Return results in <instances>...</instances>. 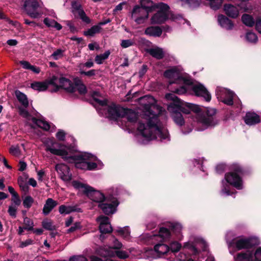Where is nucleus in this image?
Returning a JSON list of instances; mask_svg holds the SVG:
<instances>
[{
  "instance_id": "1",
  "label": "nucleus",
  "mask_w": 261,
  "mask_h": 261,
  "mask_svg": "<svg viewBox=\"0 0 261 261\" xmlns=\"http://www.w3.org/2000/svg\"><path fill=\"white\" fill-rule=\"evenodd\" d=\"M165 97L171 100L168 105L167 110L170 113L174 122L179 126H182L185 123L182 113L189 114L191 111L196 113L198 121L207 127L214 126L219 123L216 117V109L201 108L199 105L185 102L173 93H167Z\"/></svg>"
},
{
  "instance_id": "2",
  "label": "nucleus",
  "mask_w": 261,
  "mask_h": 261,
  "mask_svg": "<svg viewBox=\"0 0 261 261\" xmlns=\"http://www.w3.org/2000/svg\"><path fill=\"white\" fill-rule=\"evenodd\" d=\"M148 103L144 105L145 113L149 117L146 123L139 121L137 130L147 140L150 141L159 138L161 141L168 139L169 140V134L167 130H163L160 127L157 123L158 117L161 112L162 108L156 104V101L151 96L146 95L142 98Z\"/></svg>"
},
{
  "instance_id": "3",
  "label": "nucleus",
  "mask_w": 261,
  "mask_h": 261,
  "mask_svg": "<svg viewBox=\"0 0 261 261\" xmlns=\"http://www.w3.org/2000/svg\"><path fill=\"white\" fill-rule=\"evenodd\" d=\"M45 145L46 151L61 156L69 163H74L77 168L92 170L97 167V164L92 162L95 158L91 154L82 152L77 155H73L74 149L73 147L60 143L53 139L47 140Z\"/></svg>"
},
{
  "instance_id": "4",
  "label": "nucleus",
  "mask_w": 261,
  "mask_h": 261,
  "mask_svg": "<svg viewBox=\"0 0 261 261\" xmlns=\"http://www.w3.org/2000/svg\"><path fill=\"white\" fill-rule=\"evenodd\" d=\"M15 95L19 102L24 107L19 108V113L20 116L25 119L26 125L30 126L31 128H35L38 127L45 130L53 131L54 129L53 125H51L42 119H37L27 111L25 108L29 106V101L27 96L24 94L19 90H16Z\"/></svg>"
},
{
  "instance_id": "5",
  "label": "nucleus",
  "mask_w": 261,
  "mask_h": 261,
  "mask_svg": "<svg viewBox=\"0 0 261 261\" xmlns=\"http://www.w3.org/2000/svg\"><path fill=\"white\" fill-rule=\"evenodd\" d=\"M106 117L110 120L117 121L120 118H126L127 122L135 123L138 119V114L134 110L124 108L112 102L106 108Z\"/></svg>"
},
{
  "instance_id": "6",
  "label": "nucleus",
  "mask_w": 261,
  "mask_h": 261,
  "mask_svg": "<svg viewBox=\"0 0 261 261\" xmlns=\"http://www.w3.org/2000/svg\"><path fill=\"white\" fill-rule=\"evenodd\" d=\"M230 172L225 174L227 183L238 190L243 189L242 176L248 173L247 169L238 163H233L229 166Z\"/></svg>"
},
{
  "instance_id": "7",
  "label": "nucleus",
  "mask_w": 261,
  "mask_h": 261,
  "mask_svg": "<svg viewBox=\"0 0 261 261\" xmlns=\"http://www.w3.org/2000/svg\"><path fill=\"white\" fill-rule=\"evenodd\" d=\"M176 73L177 69L175 67L167 69L164 72V76L165 77L169 79H174L173 81L170 80L169 81L168 87L169 90L174 93L179 95L185 94L187 91V88L185 86H177L176 87L173 88L172 85L177 84L179 83L182 82L186 84L190 85L191 84V82L181 76H178V77L175 79V74Z\"/></svg>"
},
{
  "instance_id": "8",
  "label": "nucleus",
  "mask_w": 261,
  "mask_h": 261,
  "mask_svg": "<svg viewBox=\"0 0 261 261\" xmlns=\"http://www.w3.org/2000/svg\"><path fill=\"white\" fill-rule=\"evenodd\" d=\"M154 8L155 9H158V11L151 17L150 19L151 24H161L169 19L172 20L175 19L174 14L169 13L170 8L168 4L163 2L155 3Z\"/></svg>"
},
{
  "instance_id": "9",
  "label": "nucleus",
  "mask_w": 261,
  "mask_h": 261,
  "mask_svg": "<svg viewBox=\"0 0 261 261\" xmlns=\"http://www.w3.org/2000/svg\"><path fill=\"white\" fill-rule=\"evenodd\" d=\"M119 204V202L117 198L112 195L106 196L99 191V208L102 210L105 214L109 215L115 213Z\"/></svg>"
},
{
  "instance_id": "10",
  "label": "nucleus",
  "mask_w": 261,
  "mask_h": 261,
  "mask_svg": "<svg viewBox=\"0 0 261 261\" xmlns=\"http://www.w3.org/2000/svg\"><path fill=\"white\" fill-rule=\"evenodd\" d=\"M24 9L27 14L33 18H39L42 14L37 0H26Z\"/></svg>"
},
{
  "instance_id": "11",
  "label": "nucleus",
  "mask_w": 261,
  "mask_h": 261,
  "mask_svg": "<svg viewBox=\"0 0 261 261\" xmlns=\"http://www.w3.org/2000/svg\"><path fill=\"white\" fill-rule=\"evenodd\" d=\"M71 184L75 189L83 192L94 202L96 203L98 202L97 191L92 187L76 180L72 181Z\"/></svg>"
},
{
  "instance_id": "12",
  "label": "nucleus",
  "mask_w": 261,
  "mask_h": 261,
  "mask_svg": "<svg viewBox=\"0 0 261 261\" xmlns=\"http://www.w3.org/2000/svg\"><path fill=\"white\" fill-rule=\"evenodd\" d=\"M149 13L139 5H136L132 11V18H135L134 20L137 23L142 24L148 19Z\"/></svg>"
},
{
  "instance_id": "13",
  "label": "nucleus",
  "mask_w": 261,
  "mask_h": 261,
  "mask_svg": "<svg viewBox=\"0 0 261 261\" xmlns=\"http://www.w3.org/2000/svg\"><path fill=\"white\" fill-rule=\"evenodd\" d=\"M257 241L251 238H242L234 239L232 241L231 244L240 250L244 249H250L255 245H258Z\"/></svg>"
},
{
  "instance_id": "14",
  "label": "nucleus",
  "mask_w": 261,
  "mask_h": 261,
  "mask_svg": "<svg viewBox=\"0 0 261 261\" xmlns=\"http://www.w3.org/2000/svg\"><path fill=\"white\" fill-rule=\"evenodd\" d=\"M192 91L196 96L202 97L207 102L211 101V95L203 85L198 84L193 86Z\"/></svg>"
},
{
  "instance_id": "15",
  "label": "nucleus",
  "mask_w": 261,
  "mask_h": 261,
  "mask_svg": "<svg viewBox=\"0 0 261 261\" xmlns=\"http://www.w3.org/2000/svg\"><path fill=\"white\" fill-rule=\"evenodd\" d=\"M56 170L60 178L64 181H68L71 179L72 174L69 167L64 164H59L56 166Z\"/></svg>"
},
{
  "instance_id": "16",
  "label": "nucleus",
  "mask_w": 261,
  "mask_h": 261,
  "mask_svg": "<svg viewBox=\"0 0 261 261\" xmlns=\"http://www.w3.org/2000/svg\"><path fill=\"white\" fill-rule=\"evenodd\" d=\"M244 120L247 125H254L260 122V117L254 112H248L244 117Z\"/></svg>"
},
{
  "instance_id": "17",
  "label": "nucleus",
  "mask_w": 261,
  "mask_h": 261,
  "mask_svg": "<svg viewBox=\"0 0 261 261\" xmlns=\"http://www.w3.org/2000/svg\"><path fill=\"white\" fill-rule=\"evenodd\" d=\"M56 80V79L54 76L49 81L43 82H34L31 84V88L34 90L39 91H44L47 88L49 85L55 84Z\"/></svg>"
},
{
  "instance_id": "18",
  "label": "nucleus",
  "mask_w": 261,
  "mask_h": 261,
  "mask_svg": "<svg viewBox=\"0 0 261 261\" xmlns=\"http://www.w3.org/2000/svg\"><path fill=\"white\" fill-rule=\"evenodd\" d=\"M222 96L221 101L227 106H232L233 105V97L234 93L228 90L223 89L220 90Z\"/></svg>"
},
{
  "instance_id": "19",
  "label": "nucleus",
  "mask_w": 261,
  "mask_h": 261,
  "mask_svg": "<svg viewBox=\"0 0 261 261\" xmlns=\"http://www.w3.org/2000/svg\"><path fill=\"white\" fill-rule=\"evenodd\" d=\"M218 22L222 28L227 30H231L234 27L232 21L223 14H219L218 16Z\"/></svg>"
},
{
  "instance_id": "20",
  "label": "nucleus",
  "mask_w": 261,
  "mask_h": 261,
  "mask_svg": "<svg viewBox=\"0 0 261 261\" xmlns=\"http://www.w3.org/2000/svg\"><path fill=\"white\" fill-rule=\"evenodd\" d=\"M57 81L60 88L69 92H73L74 91V85L69 79L64 77H61L58 80L57 79Z\"/></svg>"
},
{
  "instance_id": "21",
  "label": "nucleus",
  "mask_w": 261,
  "mask_h": 261,
  "mask_svg": "<svg viewBox=\"0 0 261 261\" xmlns=\"http://www.w3.org/2000/svg\"><path fill=\"white\" fill-rule=\"evenodd\" d=\"M72 12L77 13L81 18L86 22H89V19L86 16L85 13L82 8V6L79 2H74L72 3Z\"/></svg>"
},
{
  "instance_id": "22",
  "label": "nucleus",
  "mask_w": 261,
  "mask_h": 261,
  "mask_svg": "<svg viewBox=\"0 0 261 261\" xmlns=\"http://www.w3.org/2000/svg\"><path fill=\"white\" fill-rule=\"evenodd\" d=\"M224 10L227 16L232 18H237L239 14L238 8L231 4H225Z\"/></svg>"
},
{
  "instance_id": "23",
  "label": "nucleus",
  "mask_w": 261,
  "mask_h": 261,
  "mask_svg": "<svg viewBox=\"0 0 261 261\" xmlns=\"http://www.w3.org/2000/svg\"><path fill=\"white\" fill-rule=\"evenodd\" d=\"M163 33V29L159 26H150L147 27L144 32L145 34L149 36L159 37Z\"/></svg>"
},
{
  "instance_id": "24",
  "label": "nucleus",
  "mask_w": 261,
  "mask_h": 261,
  "mask_svg": "<svg viewBox=\"0 0 261 261\" xmlns=\"http://www.w3.org/2000/svg\"><path fill=\"white\" fill-rule=\"evenodd\" d=\"M235 261H253V255L251 251L240 252L234 256Z\"/></svg>"
},
{
  "instance_id": "25",
  "label": "nucleus",
  "mask_w": 261,
  "mask_h": 261,
  "mask_svg": "<svg viewBox=\"0 0 261 261\" xmlns=\"http://www.w3.org/2000/svg\"><path fill=\"white\" fill-rule=\"evenodd\" d=\"M58 203L52 198H48L43 208V213L45 215H48L51 210L57 205Z\"/></svg>"
},
{
  "instance_id": "26",
  "label": "nucleus",
  "mask_w": 261,
  "mask_h": 261,
  "mask_svg": "<svg viewBox=\"0 0 261 261\" xmlns=\"http://www.w3.org/2000/svg\"><path fill=\"white\" fill-rule=\"evenodd\" d=\"M147 53L152 57L157 60H161L164 58L165 55L162 48L160 47L152 48L148 49Z\"/></svg>"
},
{
  "instance_id": "27",
  "label": "nucleus",
  "mask_w": 261,
  "mask_h": 261,
  "mask_svg": "<svg viewBox=\"0 0 261 261\" xmlns=\"http://www.w3.org/2000/svg\"><path fill=\"white\" fill-rule=\"evenodd\" d=\"M112 231L113 228L111 224L109 225V226H106V225L99 226V231L101 233L99 236V239L101 241L104 240L106 238V235L111 233Z\"/></svg>"
},
{
  "instance_id": "28",
  "label": "nucleus",
  "mask_w": 261,
  "mask_h": 261,
  "mask_svg": "<svg viewBox=\"0 0 261 261\" xmlns=\"http://www.w3.org/2000/svg\"><path fill=\"white\" fill-rule=\"evenodd\" d=\"M182 3L181 6L187 5L190 9L193 10L198 8L200 5L199 0H179Z\"/></svg>"
},
{
  "instance_id": "29",
  "label": "nucleus",
  "mask_w": 261,
  "mask_h": 261,
  "mask_svg": "<svg viewBox=\"0 0 261 261\" xmlns=\"http://www.w3.org/2000/svg\"><path fill=\"white\" fill-rule=\"evenodd\" d=\"M154 250L159 255H165L169 251V247L166 244L159 243L154 246Z\"/></svg>"
},
{
  "instance_id": "30",
  "label": "nucleus",
  "mask_w": 261,
  "mask_h": 261,
  "mask_svg": "<svg viewBox=\"0 0 261 261\" xmlns=\"http://www.w3.org/2000/svg\"><path fill=\"white\" fill-rule=\"evenodd\" d=\"M141 7L148 11V12H152L155 10L154 4L151 0H140Z\"/></svg>"
},
{
  "instance_id": "31",
  "label": "nucleus",
  "mask_w": 261,
  "mask_h": 261,
  "mask_svg": "<svg viewBox=\"0 0 261 261\" xmlns=\"http://www.w3.org/2000/svg\"><path fill=\"white\" fill-rule=\"evenodd\" d=\"M241 20L242 22L247 27H252L255 23L253 17L248 14H243L242 15Z\"/></svg>"
},
{
  "instance_id": "32",
  "label": "nucleus",
  "mask_w": 261,
  "mask_h": 261,
  "mask_svg": "<svg viewBox=\"0 0 261 261\" xmlns=\"http://www.w3.org/2000/svg\"><path fill=\"white\" fill-rule=\"evenodd\" d=\"M166 226L169 228L170 230L176 234H178L181 232L182 226L181 224L178 223H168L166 224Z\"/></svg>"
},
{
  "instance_id": "33",
  "label": "nucleus",
  "mask_w": 261,
  "mask_h": 261,
  "mask_svg": "<svg viewBox=\"0 0 261 261\" xmlns=\"http://www.w3.org/2000/svg\"><path fill=\"white\" fill-rule=\"evenodd\" d=\"M74 83V89H77V90L81 94H85L86 92V87L80 80L75 79Z\"/></svg>"
},
{
  "instance_id": "34",
  "label": "nucleus",
  "mask_w": 261,
  "mask_h": 261,
  "mask_svg": "<svg viewBox=\"0 0 261 261\" xmlns=\"http://www.w3.org/2000/svg\"><path fill=\"white\" fill-rule=\"evenodd\" d=\"M159 233V236L163 239H169L171 236L170 229L166 226L160 227Z\"/></svg>"
},
{
  "instance_id": "35",
  "label": "nucleus",
  "mask_w": 261,
  "mask_h": 261,
  "mask_svg": "<svg viewBox=\"0 0 261 261\" xmlns=\"http://www.w3.org/2000/svg\"><path fill=\"white\" fill-rule=\"evenodd\" d=\"M90 102L97 110L98 106V93L96 91H92L90 92Z\"/></svg>"
},
{
  "instance_id": "36",
  "label": "nucleus",
  "mask_w": 261,
  "mask_h": 261,
  "mask_svg": "<svg viewBox=\"0 0 261 261\" xmlns=\"http://www.w3.org/2000/svg\"><path fill=\"white\" fill-rule=\"evenodd\" d=\"M65 50L62 49H58L55 50L50 56V58L58 60L63 57L64 55Z\"/></svg>"
},
{
  "instance_id": "37",
  "label": "nucleus",
  "mask_w": 261,
  "mask_h": 261,
  "mask_svg": "<svg viewBox=\"0 0 261 261\" xmlns=\"http://www.w3.org/2000/svg\"><path fill=\"white\" fill-rule=\"evenodd\" d=\"M23 224L24 225V228L25 229V230H33L34 223L33 221L29 218L27 217L24 218Z\"/></svg>"
},
{
  "instance_id": "38",
  "label": "nucleus",
  "mask_w": 261,
  "mask_h": 261,
  "mask_svg": "<svg viewBox=\"0 0 261 261\" xmlns=\"http://www.w3.org/2000/svg\"><path fill=\"white\" fill-rule=\"evenodd\" d=\"M169 247V251L170 250L173 253L178 252L181 248V244L178 242L175 241L172 242Z\"/></svg>"
},
{
  "instance_id": "39",
  "label": "nucleus",
  "mask_w": 261,
  "mask_h": 261,
  "mask_svg": "<svg viewBox=\"0 0 261 261\" xmlns=\"http://www.w3.org/2000/svg\"><path fill=\"white\" fill-rule=\"evenodd\" d=\"M59 211L61 214H68L74 210L72 206L62 205L59 207Z\"/></svg>"
},
{
  "instance_id": "40",
  "label": "nucleus",
  "mask_w": 261,
  "mask_h": 261,
  "mask_svg": "<svg viewBox=\"0 0 261 261\" xmlns=\"http://www.w3.org/2000/svg\"><path fill=\"white\" fill-rule=\"evenodd\" d=\"M246 39L248 42L254 43H256L258 40L256 35L251 32H248L246 33Z\"/></svg>"
},
{
  "instance_id": "41",
  "label": "nucleus",
  "mask_w": 261,
  "mask_h": 261,
  "mask_svg": "<svg viewBox=\"0 0 261 261\" xmlns=\"http://www.w3.org/2000/svg\"><path fill=\"white\" fill-rule=\"evenodd\" d=\"M33 202L34 199L30 196H27L23 200V205L25 207L27 208H30Z\"/></svg>"
},
{
  "instance_id": "42",
  "label": "nucleus",
  "mask_w": 261,
  "mask_h": 261,
  "mask_svg": "<svg viewBox=\"0 0 261 261\" xmlns=\"http://www.w3.org/2000/svg\"><path fill=\"white\" fill-rule=\"evenodd\" d=\"M99 226L106 225V226H109L110 222L109 221V218L107 216H99Z\"/></svg>"
},
{
  "instance_id": "43",
  "label": "nucleus",
  "mask_w": 261,
  "mask_h": 261,
  "mask_svg": "<svg viewBox=\"0 0 261 261\" xmlns=\"http://www.w3.org/2000/svg\"><path fill=\"white\" fill-rule=\"evenodd\" d=\"M226 169V165L225 164L220 163L216 166L215 170L217 174H221L225 172Z\"/></svg>"
},
{
  "instance_id": "44",
  "label": "nucleus",
  "mask_w": 261,
  "mask_h": 261,
  "mask_svg": "<svg viewBox=\"0 0 261 261\" xmlns=\"http://www.w3.org/2000/svg\"><path fill=\"white\" fill-rule=\"evenodd\" d=\"M116 256L120 259H126L129 257L128 253L123 250H117L115 251Z\"/></svg>"
},
{
  "instance_id": "45",
  "label": "nucleus",
  "mask_w": 261,
  "mask_h": 261,
  "mask_svg": "<svg viewBox=\"0 0 261 261\" xmlns=\"http://www.w3.org/2000/svg\"><path fill=\"white\" fill-rule=\"evenodd\" d=\"M110 51L107 50L103 54L99 55V64H102L103 61L107 59L110 55Z\"/></svg>"
},
{
  "instance_id": "46",
  "label": "nucleus",
  "mask_w": 261,
  "mask_h": 261,
  "mask_svg": "<svg viewBox=\"0 0 261 261\" xmlns=\"http://www.w3.org/2000/svg\"><path fill=\"white\" fill-rule=\"evenodd\" d=\"M10 153L15 156H19L20 150L17 146H13L10 148Z\"/></svg>"
},
{
  "instance_id": "47",
  "label": "nucleus",
  "mask_w": 261,
  "mask_h": 261,
  "mask_svg": "<svg viewBox=\"0 0 261 261\" xmlns=\"http://www.w3.org/2000/svg\"><path fill=\"white\" fill-rule=\"evenodd\" d=\"M98 32V27L95 25L89 29L88 31L85 32L84 34L87 36H93L95 34Z\"/></svg>"
},
{
  "instance_id": "48",
  "label": "nucleus",
  "mask_w": 261,
  "mask_h": 261,
  "mask_svg": "<svg viewBox=\"0 0 261 261\" xmlns=\"http://www.w3.org/2000/svg\"><path fill=\"white\" fill-rule=\"evenodd\" d=\"M17 209V206L16 205H14V204H11L9 207L8 212L11 216L15 218L16 216Z\"/></svg>"
},
{
  "instance_id": "49",
  "label": "nucleus",
  "mask_w": 261,
  "mask_h": 261,
  "mask_svg": "<svg viewBox=\"0 0 261 261\" xmlns=\"http://www.w3.org/2000/svg\"><path fill=\"white\" fill-rule=\"evenodd\" d=\"M93 66V62L92 60H89L85 63H80L78 65V67L80 69V71L84 70V68L85 67L87 68H91Z\"/></svg>"
},
{
  "instance_id": "50",
  "label": "nucleus",
  "mask_w": 261,
  "mask_h": 261,
  "mask_svg": "<svg viewBox=\"0 0 261 261\" xmlns=\"http://www.w3.org/2000/svg\"><path fill=\"white\" fill-rule=\"evenodd\" d=\"M34 244V241L32 239H29L23 241H21L19 243V247L20 248H24L27 247L29 245H32Z\"/></svg>"
},
{
  "instance_id": "51",
  "label": "nucleus",
  "mask_w": 261,
  "mask_h": 261,
  "mask_svg": "<svg viewBox=\"0 0 261 261\" xmlns=\"http://www.w3.org/2000/svg\"><path fill=\"white\" fill-rule=\"evenodd\" d=\"M42 226L45 229L50 230H53L54 228L51 222L48 220H44L42 222Z\"/></svg>"
},
{
  "instance_id": "52",
  "label": "nucleus",
  "mask_w": 261,
  "mask_h": 261,
  "mask_svg": "<svg viewBox=\"0 0 261 261\" xmlns=\"http://www.w3.org/2000/svg\"><path fill=\"white\" fill-rule=\"evenodd\" d=\"M69 261H88L87 259L83 255H74L70 257Z\"/></svg>"
},
{
  "instance_id": "53",
  "label": "nucleus",
  "mask_w": 261,
  "mask_h": 261,
  "mask_svg": "<svg viewBox=\"0 0 261 261\" xmlns=\"http://www.w3.org/2000/svg\"><path fill=\"white\" fill-rule=\"evenodd\" d=\"M116 231L119 233L120 235L127 237L130 234V232L127 228H119L118 229L116 230Z\"/></svg>"
},
{
  "instance_id": "54",
  "label": "nucleus",
  "mask_w": 261,
  "mask_h": 261,
  "mask_svg": "<svg viewBox=\"0 0 261 261\" xmlns=\"http://www.w3.org/2000/svg\"><path fill=\"white\" fill-rule=\"evenodd\" d=\"M12 204H14V205H16L17 206H19L21 203V200L18 195L16 194L15 195L12 196Z\"/></svg>"
},
{
  "instance_id": "55",
  "label": "nucleus",
  "mask_w": 261,
  "mask_h": 261,
  "mask_svg": "<svg viewBox=\"0 0 261 261\" xmlns=\"http://www.w3.org/2000/svg\"><path fill=\"white\" fill-rule=\"evenodd\" d=\"M253 255L254 261H261V247H258Z\"/></svg>"
},
{
  "instance_id": "56",
  "label": "nucleus",
  "mask_w": 261,
  "mask_h": 261,
  "mask_svg": "<svg viewBox=\"0 0 261 261\" xmlns=\"http://www.w3.org/2000/svg\"><path fill=\"white\" fill-rule=\"evenodd\" d=\"M133 44V42L129 39L122 40L121 43V46L123 48H127Z\"/></svg>"
},
{
  "instance_id": "57",
  "label": "nucleus",
  "mask_w": 261,
  "mask_h": 261,
  "mask_svg": "<svg viewBox=\"0 0 261 261\" xmlns=\"http://www.w3.org/2000/svg\"><path fill=\"white\" fill-rule=\"evenodd\" d=\"M80 72L82 74H84L89 77H92L96 74V70L92 69L87 72L84 71V70H81L80 71Z\"/></svg>"
},
{
  "instance_id": "58",
  "label": "nucleus",
  "mask_w": 261,
  "mask_h": 261,
  "mask_svg": "<svg viewBox=\"0 0 261 261\" xmlns=\"http://www.w3.org/2000/svg\"><path fill=\"white\" fill-rule=\"evenodd\" d=\"M147 69H148L147 66L145 64H143L141 68L139 70V72H138L139 77L141 78L142 77L145 75V74L146 73Z\"/></svg>"
},
{
  "instance_id": "59",
  "label": "nucleus",
  "mask_w": 261,
  "mask_h": 261,
  "mask_svg": "<svg viewBox=\"0 0 261 261\" xmlns=\"http://www.w3.org/2000/svg\"><path fill=\"white\" fill-rule=\"evenodd\" d=\"M227 186L223 185V187L221 190L222 194H226L227 196L232 195L233 194L229 189L227 188Z\"/></svg>"
},
{
  "instance_id": "60",
  "label": "nucleus",
  "mask_w": 261,
  "mask_h": 261,
  "mask_svg": "<svg viewBox=\"0 0 261 261\" xmlns=\"http://www.w3.org/2000/svg\"><path fill=\"white\" fill-rule=\"evenodd\" d=\"M255 29L261 34V18H257L255 21Z\"/></svg>"
},
{
  "instance_id": "61",
  "label": "nucleus",
  "mask_w": 261,
  "mask_h": 261,
  "mask_svg": "<svg viewBox=\"0 0 261 261\" xmlns=\"http://www.w3.org/2000/svg\"><path fill=\"white\" fill-rule=\"evenodd\" d=\"M65 137V133L63 130H59L57 134H56V137L59 140H64Z\"/></svg>"
},
{
  "instance_id": "62",
  "label": "nucleus",
  "mask_w": 261,
  "mask_h": 261,
  "mask_svg": "<svg viewBox=\"0 0 261 261\" xmlns=\"http://www.w3.org/2000/svg\"><path fill=\"white\" fill-rule=\"evenodd\" d=\"M122 247V244L118 240L115 239L114 241L113 247H112L115 249H120Z\"/></svg>"
},
{
  "instance_id": "63",
  "label": "nucleus",
  "mask_w": 261,
  "mask_h": 261,
  "mask_svg": "<svg viewBox=\"0 0 261 261\" xmlns=\"http://www.w3.org/2000/svg\"><path fill=\"white\" fill-rule=\"evenodd\" d=\"M80 228V223L76 222L73 224L70 228L67 230L68 232H71L75 231L78 228Z\"/></svg>"
},
{
  "instance_id": "64",
  "label": "nucleus",
  "mask_w": 261,
  "mask_h": 261,
  "mask_svg": "<svg viewBox=\"0 0 261 261\" xmlns=\"http://www.w3.org/2000/svg\"><path fill=\"white\" fill-rule=\"evenodd\" d=\"M43 22L44 24L48 27H53L54 24H53V22H55L54 20H51L48 19V18H45Z\"/></svg>"
}]
</instances>
